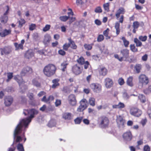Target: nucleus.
<instances>
[{"instance_id":"473e14b6","label":"nucleus","mask_w":151,"mask_h":151,"mask_svg":"<svg viewBox=\"0 0 151 151\" xmlns=\"http://www.w3.org/2000/svg\"><path fill=\"white\" fill-rule=\"evenodd\" d=\"M14 45L15 47V50H17L19 49H23V45L22 44H18L17 43H15Z\"/></svg>"},{"instance_id":"4d7b16f0","label":"nucleus","mask_w":151,"mask_h":151,"mask_svg":"<svg viewBox=\"0 0 151 151\" xmlns=\"http://www.w3.org/2000/svg\"><path fill=\"white\" fill-rule=\"evenodd\" d=\"M36 27V26L35 24H32L29 26V30L31 31H32L35 29Z\"/></svg>"},{"instance_id":"c85d7f7f","label":"nucleus","mask_w":151,"mask_h":151,"mask_svg":"<svg viewBox=\"0 0 151 151\" xmlns=\"http://www.w3.org/2000/svg\"><path fill=\"white\" fill-rule=\"evenodd\" d=\"M133 79V78L132 76H130L128 78L127 82L128 85L130 86H133L132 83Z\"/></svg>"},{"instance_id":"37998d69","label":"nucleus","mask_w":151,"mask_h":151,"mask_svg":"<svg viewBox=\"0 0 151 151\" xmlns=\"http://www.w3.org/2000/svg\"><path fill=\"white\" fill-rule=\"evenodd\" d=\"M83 119L82 117H77L74 120L75 123L76 124H79L80 123Z\"/></svg>"},{"instance_id":"cd10ccee","label":"nucleus","mask_w":151,"mask_h":151,"mask_svg":"<svg viewBox=\"0 0 151 151\" xmlns=\"http://www.w3.org/2000/svg\"><path fill=\"white\" fill-rule=\"evenodd\" d=\"M32 84L37 88H39L41 86V84L37 80L34 79L32 80Z\"/></svg>"},{"instance_id":"aec40b11","label":"nucleus","mask_w":151,"mask_h":151,"mask_svg":"<svg viewBox=\"0 0 151 151\" xmlns=\"http://www.w3.org/2000/svg\"><path fill=\"white\" fill-rule=\"evenodd\" d=\"M14 79L18 83L19 85L20 83H23L24 82L22 77L18 75L14 77Z\"/></svg>"},{"instance_id":"f257e3e1","label":"nucleus","mask_w":151,"mask_h":151,"mask_svg":"<svg viewBox=\"0 0 151 151\" xmlns=\"http://www.w3.org/2000/svg\"><path fill=\"white\" fill-rule=\"evenodd\" d=\"M38 111L36 110L32 109L30 110H24L23 113L25 115L29 116L28 118L23 119L20 121L15 129L14 132V139L15 140L16 142H19L22 140V138L20 136H19L22 131V127L25 128L27 127L28 125L31 121V119L34 117V115L37 114Z\"/></svg>"},{"instance_id":"49530a36","label":"nucleus","mask_w":151,"mask_h":151,"mask_svg":"<svg viewBox=\"0 0 151 151\" xmlns=\"http://www.w3.org/2000/svg\"><path fill=\"white\" fill-rule=\"evenodd\" d=\"M117 122L119 123L120 122H125V120L123 119L122 117V116H119L117 117L116 119Z\"/></svg>"},{"instance_id":"ea45409f","label":"nucleus","mask_w":151,"mask_h":151,"mask_svg":"<svg viewBox=\"0 0 151 151\" xmlns=\"http://www.w3.org/2000/svg\"><path fill=\"white\" fill-rule=\"evenodd\" d=\"M41 101H43L46 103L48 104L50 103V102L49 99V96L48 98L47 99L46 98V96H44L41 99Z\"/></svg>"},{"instance_id":"412c9836","label":"nucleus","mask_w":151,"mask_h":151,"mask_svg":"<svg viewBox=\"0 0 151 151\" xmlns=\"http://www.w3.org/2000/svg\"><path fill=\"white\" fill-rule=\"evenodd\" d=\"M69 41L70 46L72 48L76 49L77 48V46L75 45L74 42L72 40L71 38L68 39Z\"/></svg>"},{"instance_id":"9d476101","label":"nucleus","mask_w":151,"mask_h":151,"mask_svg":"<svg viewBox=\"0 0 151 151\" xmlns=\"http://www.w3.org/2000/svg\"><path fill=\"white\" fill-rule=\"evenodd\" d=\"M13 101V99L12 96H6L4 98V103L5 106H9L12 104Z\"/></svg>"},{"instance_id":"864d4df0","label":"nucleus","mask_w":151,"mask_h":151,"mask_svg":"<svg viewBox=\"0 0 151 151\" xmlns=\"http://www.w3.org/2000/svg\"><path fill=\"white\" fill-rule=\"evenodd\" d=\"M38 35L37 33H34L32 35V37L33 39L35 41L38 40Z\"/></svg>"},{"instance_id":"bf43d9fd","label":"nucleus","mask_w":151,"mask_h":151,"mask_svg":"<svg viewBox=\"0 0 151 151\" xmlns=\"http://www.w3.org/2000/svg\"><path fill=\"white\" fill-rule=\"evenodd\" d=\"M50 25L47 24L43 28V31L44 32H46L50 28Z\"/></svg>"},{"instance_id":"e2e57ef3","label":"nucleus","mask_w":151,"mask_h":151,"mask_svg":"<svg viewBox=\"0 0 151 151\" xmlns=\"http://www.w3.org/2000/svg\"><path fill=\"white\" fill-rule=\"evenodd\" d=\"M61 104V101L60 100L56 99L55 102V105L56 106H58L60 105Z\"/></svg>"},{"instance_id":"a18cd8bd","label":"nucleus","mask_w":151,"mask_h":151,"mask_svg":"<svg viewBox=\"0 0 151 151\" xmlns=\"http://www.w3.org/2000/svg\"><path fill=\"white\" fill-rule=\"evenodd\" d=\"M144 93L146 94H148L151 92V85L149 86L148 88L144 90Z\"/></svg>"},{"instance_id":"e433bc0d","label":"nucleus","mask_w":151,"mask_h":151,"mask_svg":"<svg viewBox=\"0 0 151 151\" xmlns=\"http://www.w3.org/2000/svg\"><path fill=\"white\" fill-rule=\"evenodd\" d=\"M134 42L136 43L137 47H141L142 45V43L137 38H134Z\"/></svg>"},{"instance_id":"c756f323","label":"nucleus","mask_w":151,"mask_h":151,"mask_svg":"<svg viewBox=\"0 0 151 151\" xmlns=\"http://www.w3.org/2000/svg\"><path fill=\"white\" fill-rule=\"evenodd\" d=\"M119 26L120 24L119 22H117L115 23L114 27L116 29V33L117 35H118L120 32Z\"/></svg>"},{"instance_id":"09e8293b","label":"nucleus","mask_w":151,"mask_h":151,"mask_svg":"<svg viewBox=\"0 0 151 151\" xmlns=\"http://www.w3.org/2000/svg\"><path fill=\"white\" fill-rule=\"evenodd\" d=\"M104 39V36L101 35H99L97 38V41L98 42H101Z\"/></svg>"},{"instance_id":"f03ea898","label":"nucleus","mask_w":151,"mask_h":151,"mask_svg":"<svg viewBox=\"0 0 151 151\" xmlns=\"http://www.w3.org/2000/svg\"><path fill=\"white\" fill-rule=\"evenodd\" d=\"M56 70V66L52 64H49L44 67L43 72L44 74L47 77L53 75Z\"/></svg>"},{"instance_id":"f8f14e48","label":"nucleus","mask_w":151,"mask_h":151,"mask_svg":"<svg viewBox=\"0 0 151 151\" xmlns=\"http://www.w3.org/2000/svg\"><path fill=\"white\" fill-rule=\"evenodd\" d=\"M68 100L69 102L71 105L74 106L76 104V100L74 95H70L68 97Z\"/></svg>"},{"instance_id":"c03bdc74","label":"nucleus","mask_w":151,"mask_h":151,"mask_svg":"<svg viewBox=\"0 0 151 151\" xmlns=\"http://www.w3.org/2000/svg\"><path fill=\"white\" fill-rule=\"evenodd\" d=\"M92 45L85 44L84 45V47L85 49L87 50H91L92 48Z\"/></svg>"},{"instance_id":"f704fd0d","label":"nucleus","mask_w":151,"mask_h":151,"mask_svg":"<svg viewBox=\"0 0 151 151\" xmlns=\"http://www.w3.org/2000/svg\"><path fill=\"white\" fill-rule=\"evenodd\" d=\"M70 18L69 16H60L59 17L60 19L62 21L65 22Z\"/></svg>"},{"instance_id":"2f4dec72","label":"nucleus","mask_w":151,"mask_h":151,"mask_svg":"<svg viewBox=\"0 0 151 151\" xmlns=\"http://www.w3.org/2000/svg\"><path fill=\"white\" fill-rule=\"evenodd\" d=\"M134 69L136 70L137 73H139L140 72V70L141 69V65L139 64H137L134 66Z\"/></svg>"},{"instance_id":"a211bd4d","label":"nucleus","mask_w":151,"mask_h":151,"mask_svg":"<svg viewBox=\"0 0 151 151\" xmlns=\"http://www.w3.org/2000/svg\"><path fill=\"white\" fill-rule=\"evenodd\" d=\"M50 40L51 37L50 35L48 34L44 36L43 42L45 45H46L50 42Z\"/></svg>"},{"instance_id":"6e6d98bb","label":"nucleus","mask_w":151,"mask_h":151,"mask_svg":"<svg viewBox=\"0 0 151 151\" xmlns=\"http://www.w3.org/2000/svg\"><path fill=\"white\" fill-rule=\"evenodd\" d=\"M70 45L69 42L68 43H65L63 45V48L64 50L66 51L68 50V48L70 47Z\"/></svg>"},{"instance_id":"13d9d810","label":"nucleus","mask_w":151,"mask_h":151,"mask_svg":"<svg viewBox=\"0 0 151 151\" xmlns=\"http://www.w3.org/2000/svg\"><path fill=\"white\" fill-rule=\"evenodd\" d=\"M94 11L97 13H101L102 12V10L100 6H98L95 9Z\"/></svg>"},{"instance_id":"79ce46f5","label":"nucleus","mask_w":151,"mask_h":151,"mask_svg":"<svg viewBox=\"0 0 151 151\" xmlns=\"http://www.w3.org/2000/svg\"><path fill=\"white\" fill-rule=\"evenodd\" d=\"M18 22L19 23L18 26L21 27L25 24V22L24 19H21L18 21Z\"/></svg>"},{"instance_id":"20e7f679","label":"nucleus","mask_w":151,"mask_h":151,"mask_svg":"<svg viewBox=\"0 0 151 151\" xmlns=\"http://www.w3.org/2000/svg\"><path fill=\"white\" fill-rule=\"evenodd\" d=\"M138 79L139 83L141 85L139 86L140 88H142L144 85H147L149 83L148 77L144 74L140 75L138 77Z\"/></svg>"},{"instance_id":"72a5a7b5","label":"nucleus","mask_w":151,"mask_h":151,"mask_svg":"<svg viewBox=\"0 0 151 151\" xmlns=\"http://www.w3.org/2000/svg\"><path fill=\"white\" fill-rule=\"evenodd\" d=\"M33 56V53L32 52H27L25 55V58L28 59L31 58Z\"/></svg>"},{"instance_id":"3c124183","label":"nucleus","mask_w":151,"mask_h":151,"mask_svg":"<svg viewBox=\"0 0 151 151\" xmlns=\"http://www.w3.org/2000/svg\"><path fill=\"white\" fill-rule=\"evenodd\" d=\"M130 48L131 50L133 52H136L137 51V49L136 48L134 45H131Z\"/></svg>"},{"instance_id":"f3484780","label":"nucleus","mask_w":151,"mask_h":151,"mask_svg":"<svg viewBox=\"0 0 151 151\" xmlns=\"http://www.w3.org/2000/svg\"><path fill=\"white\" fill-rule=\"evenodd\" d=\"M125 12L124 9L123 7H120L117 11L115 16L117 19L118 18L121 14H123Z\"/></svg>"},{"instance_id":"4468645a","label":"nucleus","mask_w":151,"mask_h":151,"mask_svg":"<svg viewBox=\"0 0 151 151\" xmlns=\"http://www.w3.org/2000/svg\"><path fill=\"white\" fill-rule=\"evenodd\" d=\"M123 137L124 139L127 141H130L132 138V135L130 132H128L124 133Z\"/></svg>"},{"instance_id":"b1692460","label":"nucleus","mask_w":151,"mask_h":151,"mask_svg":"<svg viewBox=\"0 0 151 151\" xmlns=\"http://www.w3.org/2000/svg\"><path fill=\"white\" fill-rule=\"evenodd\" d=\"M124 103L120 102L117 105H113L112 107L113 108H123L124 107Z\"/></svg>"},{"instance_id":"4c0bfd02","label":"nucleus","mask_w":151,"mask_h":151,"mask_svg":"<svg viewBox=\"0 0 151 151\" xmlns=\"http://www.w3.org/2000/svg\"><path fill=\"white\" fill-rule=\"evenodd\" d=\"M77 62L81 65L83 64L85 61L84 58L82 57H81L79 58L77 60Z\"/></svg>"},{"instance_id":"2eb2a0df","label":"nucleus","mask_w":151,"mask_h":151,"mask_svg":"<svg viewBox=\"0 0 151 151\" xmlns=\"http://www.w3.org/2000/svg\"><path fill=\"white\" fill-rule=\"evenodd\" d=\"M32 72V68L29 67H26L24 68L22 71L21 74L22 76H24L27 73H31Z\"/></svg>"},{"instance_id":"58836bf2","label":"nucleus","mask_w":151,"mask_h":151,"mask_svg":"<svg viewBox=\"0 0 151 151\" xmlns=\"http://www.w3.org/2000/svg\"><path fill=\"white\" fill-rule=\"evenodd\" d=\"M17 148L18 151H24L23 145L22 144H18L17 146Z\"/></svg>"},{"instance_id":"7ed1b4c3","label":"nucleus","mask_w":151,"mask_h":151,"mask_svg":"<svg viewBox=\"0 0 151 151\" xmlns=\"http://www.w3.org/2000/svg\"><path fill=\"white\" fill-rule=\"evenodd\" d=\"M109 123L108 119L105 116H101L99 118L98 123L99 127L101 128H105L107 127Z\"/></svg>"},{"instance_id":"603ef678","label":"nucleus","mask_w":151,"mask_h":151,"mask_svg":"<svg viewBox=\"0 0 151 151\" xmlns=\"http://www.w3.org/2000/svg\"><path fill=\"white\" fill-rule=\"evenodd\" d=\"M8 79L6 81L7 82H9V80L13 77V73H7Z\"/></svg>"},{"instance_id":"c9c22d12","label":"nucleus","mask_w":151,"mask_h":151,"mask_svg":"<svg viewBox=\"0 0 151 151\" xmlns=\"http://www.w3.org/2000/svg\"><path fill=\"white\" fill-rule=\"evenodd\" d=\"M122 39L123 41L124 44V46L125 47H128L129 43V41L127 40L124 37H122Z\"/></svg>"},{"instance_id":"5701e85b","label":"nucleus","mask_w":151,"mask_h":151,"mask_svg":"<svg viewBox=\"0 0 151 151\" xmlns=\"http://www.w3.org/2000/svg\"><path fill=\"white\" fill-rule=\"evenodd\" d=\"M68 63L67 61H64L61 63V70L63 71H65L67 65H68Z\"/></svg>"},{"instance_id":"4be33fe9","label":"nucleus","mask_w":151,"mask_h":151,"mask_svg":"<svg viewBox=\"0 0 151 151\" xmlns=\"http://www.w3.org/2000/svg\"><path fill=\"white\" fill-rule=\"evenodd\" d=\"M11 31L10 30L5 29L2 32H0V35L1 37H4L10 33Z\"/></svg>"},{"instance_id":"393cba45","label":"nucleus","mask_w":151,"mask_h":151,"mask_svg":"<svg viewBox=\"0 0 151 151\" xmlns=\"http://www.w3.org/2000/svg\"><path fill=\"white\" fill-rule=\"evenodd\" d=\"M63 117L66 120H70L72 117L71 114L70 113H66L63 114Z\"/></svg>"},{"instance_id":"6e6552de","label":"nucleus","mask_w":151,"mask_h":151,"mask_svg":"<svg viewBox=\"0 0 151 151\" xmlns=\"http://www.w3.org/2000/svg\"><path fill=\"white\" fill-rule=\"evenodd\" d=\"M130 114L134 116L138 117L142 114L141 111L138 108L136 107H132L130 110Z\"/></svg>"},{"instance_id":"6ab92c4d","label":"nucleus","mask_w":151,"mask_h":151,"mask_svg":"<svg viewBox=\"0 0 151 151\" xmlns=\"http://www.w3.org/2000/svg\"><path fill=\"white\" fill-rule=\"evenodd\" d=\"M87 100L86 99H83L80 101V105L86 109L87 107Z\"/></svg>"},{"instance_id":"a878e982","label":"nucleus","mask_w":151,"mask_h":151,"mask_svg":"<svg viewBox=\"0 0 151 151\" xmlns=\"http://www.w3.org/2000/svg\"><path fill=\"white\" fill-rule=\"evenodd\" d=\"M59 80L58 79H54L52 81L53 84L52 85V88H55L57 86L59 85V83H58Z\"/></svg>"},{"instance_id":"8fccbe9b","label":"nucleus","mask_w":151,"mask_h":151,"mask_svg":"<svg viewBox=\"0 0 151 151\" xmlns=\"http://www.w3.org/2000/svg\"><path fill=\"white\" fill-rule=\"evenodd\" d=\"M109 3H106L103 5V7L105 10L107 12H108L109 11Z\"/></svg>"},{"instance_id":"a19ab883","label":"nucleus","mask_w":151,"mask_h":151,"mask_svg":"<svg viewBox=\"0 0 151 151\" xmlns=\"http://www.w3.org/2000/svg\"><path fill=\"white\" fill-rule=\"evenodd\" d=\"M139 99L143 103H144L146 100L145 96L142 94H139L138 96Z\"/></svg>"},{"instance_id":"423d86ee","label":"nucleus","mask_w":151,"mask_h":151,"mask_svg":"<svg viewBox=\"0 0 151 151\" xmlns=\"http://www.w3.org/2000/svg\"><path fill=\"white\" fill-rule=\"evenodd\" d=\"M90 87L94 92L99 93L101 91L102 86L100 84L93 83L91 84Z\"/></svg>"},{"instance_id":"338daca9","label":"nucleus","mask_w":151,"mask_h":151,"mask_svg":"<svg viewBox=\"0 0 151 151\" xmlns=\"http://www.w3.org/2000/svg\"><path fill=\"white\" fill-rule=\"evenodd\" d=\"M118 83L120 85H122L124 84V79L122 78H121L118 80Z\"/></svg>"},{"instance_id":"052dcab7","label":"nucleus","mask_w":151,"mask_h":151,"mask_svg":"<svg viewBox=\"0 0 151 151\" xmlns=\"http://www.w3.org/2000/svg\"><path fill=\"white\" fill-rule=\"evenodd\" d=\"M27 96L29 97V99L31 100H32L34 99V95L32 93H29L27 95Z\"/></svg>"},{"instance_id":"bb28decb","label":"nucleus","mask_w":151,"mask_h":151,"mask_svg":"<svg viewBox=\"0 0 151 151\" xmlns=\"http://www.w3.org/2000/svg\"><path fill=\"white\" fill-rule=\"evenodd\" d=\"M88 103L89 104L92 106H94L95 105V99L93 97H90L88 100Z\"/></svg>"},{"instance_id":"dca6fc26","label":"nucleus","mask_w":151,"mask_h":151,"mask_svg":"<svg viewBox=\"0 0 151 151\" xmlns=\"http://www.w3.org/2000/svg\"><path fill=\"white\" fill-rule=\"evenodd\" d=\"M98 71L99 74L101 76H105L107 73V69L104 67H99L98 68Z\"/></svg>"},{"instance_id":"0eeeda50","label":"nucleus","mask_w":151,"mask_h":151,"mask_svg":"<svg viewBox=\"0 0 151 151\" xmlns=\"http://www.w3.org/2000/svg\"><path fill=\"white\" fill-rule=\"evenodd\" d=\"M5 9L6 10L5 13L3 14V15L0 18V20L2 23H6L7 22L8 20V17L7 16L9 12V7L8 6H6L5 7Z\"/></svg>"},{"instance_id":"1a4fd4ad","label":"nucleus","mask_w":151,"mask_h":151,"mask_svg":"<svg viewBox=\"0 0 151 151\" xmlns=\"http://www.w3.org/2000/svg\"><path fill=\"white\" fill-rule=\"evenodd\" d=\"M1 54L2 55L4 54L8 55L12 51V47L10 46H5L4 48H0Z\"/></svg>"},{"instance_id":"de8ad7c7","label":"nucleus","mask_w":151,"mask_h":151,"mask_svg":"<svg viewBox=\"0 0 151 151\" xmlns=\"http://www.w3.org/2000/svg\"><path fill=\"white\" fill-rule=\"evenodd\" d=\"M147 38V37L146 36H140L139 37V39L142 42H145L146 41Z\"/></svg>"},{"instance_id":"7c9ffc66","label":"nucleus","mask_w":151,"mask_h":151,"mask_svg":"<svg viewBox=\"0 0 151 151\" xmlns=\"http://www.w3.org/2000/svg\"><path fill=\"white\" fill-rule=\"evenodd\" d=\"M56 124V121L53 119L51 120L49 122L48 126L49 127H52L55 126Z\"/></svg>"},{"instance_id":"774afa93","label":"nucleus","mask_w":151,"mask_h":151,"mask_svg":"<svg viewBox=\"0 0 151 151\" xmlns=\"http://www.w3.org/2000/svg\"><path fill=\"white\" fill-rule=\"evenodd\" d=\"M20 98L21 101L22 103H24L26 102L27 100L25 97L22 96Z\"/></svg>"},{"instance_id":"9b49d317","label":"nucleus","mask_w":151,"mask_h":151,"mask_svg":"<svg viewBox=\"0 0 151 151\" xmlns=\"http://www.w3.org/2000/svg\"><path fill=\"white\" fill-rule=\"evenodd\" d=\"M82 68H81L77 65H76L73 66L72 68L73 72L76 75L80 74L82 72Z\"/></svg>"},{"instance_id":"39448f33","label":"nucleus","mask_w":151,"mask_h":151,"mask_svg":"<svg viewBox=\"0 0 151 151\" xmlns=\"http://www.w3.org/2000/svg\"><path fill=\"white\" fill-rule=\"evenodd\" d=\"M120 53L122 56L119 61H127L129 57V50L127 49H123L121 51Z\"/></svg>"},{"instance_id":"69168bd1","label":"nucleus","mask_w":151,"mask_h":151,"mask_svg":"<svg viewBox=\"0 0 151 151\" xmlns=\"http://www.w3.org/2000/svg\"><path fill=\"white\" fill-rule=\"evenodd\" d=\"M144 151H150V147L148 145H146L143 148Z\"/></svg>"},{"instance_id":"680f3d73","label":"nucleus","mask_w":151,"mask_h":151,"mask_svg":"<svg viewBox=\"0 0 151 151\" xmlns=\"http://www.w3.org/2000/svg\"><path fill=\"white\" fill-rule=\"evenodd\" d=\"M118 125L120 128H123L125 122H120L119 123L117 122Z\"/></svg>"},{"instance_id":"5fc2aeb1","label":"nucleus","mask_w":151,"mask_h":151,"mask_svg":"<svg viewBox=\"0 0 151 151\" xmlns=\"http://www.w3.org/2000/svg\"><path fill=\"white\" fill-rule=\"evenodd\" d=\"M139 26V24L138 22H133V27L134 29H137Z\"/></svg>"},{"instance_id":"0e129e2a","label":"nucleus","mask_w":151,"mask_h":151,"mask_svg":"<svg viewBox=\"0 0 151 151\" xmlns=\"http://www.w3.org/2000/svg\"><path fill=\"white\" fill-rule=\"evenodd\" d=\"M109 31V29L107 28L106 30L104 31V35L106 37H108Z\"/></svg>"},{"instance_id":"ddd939ff","label":"nucleus","mask_w":151,"mask_h":151,"mask_svg":"<svg viewBox=\"0 0 151 151\" xmlns=\"http://www.w3.org/2000/svg\"><path fill=\"white\" fill-rule=\"evenodd\" d=\"M105 85L107 88H110L113 85V82L112 80L109 78H106L104 80Z\"/></svg>"}]
</instances>
